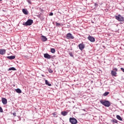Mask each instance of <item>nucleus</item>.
Masks as SVG:
<instances>
[{"label":"nucleus","mask_w":124,"mask_h":124,"mask_svg":"<svg viewBox=\"0 0 124 124\" xmlns=\"http://www.w3.org/2000/svg\"><path fill=\"white\" fill-rule=\"evenodd\" d=\"M53 15H54V14H53V13H50L49 16H53Z\"/></svg>","instance_id":"30"},{"label":"nucleus","mask_w":124,"mask_h":124,"mask_svg":"<svg viewBox=\"0 0 124 124\" xmlns=\"http://www.w3.org/2000/svg\"><path fill=\"white\" fill-rule=\"evenodd\" d=\"M44 56L45 59H47L48 60H50V59H51V55L48 53H45L44 54Z\"/></svg>","instance_id":"8"},{"label":"nucleus","mask_w":124,"mask_h":124,"mask_svg":"<svg viewBox=\"0 0 124 124\" xmlns=\"http://www.w3.org/2000/svg\"><path fill=\"white\" fill-rule=\"evenodd\" d=\"M69 122L72 124H76L78 123L77 120L74 118H70Z\"/></svg>","instance_id":"4"},{"label":"nucleus","mask_w":124,"mask_h":124,"mask_svg":"<svg viewBox=\"0 0 124 124\" xmlns=\"http://www.w3.org/2000/svg\"><path fill=\"white\" fill-rule=\"evenodd\" d=\"M66 39H74V36L72 35V34L71 33H68L66 34Z\"/></svg>","instance_id":"5"},{"label":"nucleus","mask_w":124,"mask_h":124,"mask_svg":"<svg viewBox=\"0 0 124 124\" xmlns=\"http://www.w3.org/2000/svg\"><path fill=\"white\" fill-rule=\"evenodd\" d=\"M109 94V92H105L104 94L103 95L104 96H107Z\"/></svg>","instance_id":"22"},{"label":"nucleus","mask_w":124,"mask_h":124,"mask_svg":"<svg viewBox=\"0 0 124 124\" xmlns=\"http://www.w3.org/2000/svg\"><path fill=\"white\" fill-rule=\"evenodd\" d=\"M114 124H118V120L115 119H113L111 121Z\"/></svg>","instance_id":"20"},{"label":"nucleus","mask_w":124,"mask_h":124,"mask_svg":"<svg viewBox=\"0 0 124 124\" xmlns=\"http://www.w3.org/2000/svg\"><path fill=\"white\" fill-rule=\"evenodd\" d=\"M115 19L119 21V22H124V16H122L121 15H118V16H115Z\"/></svg>","instance_id":"3"},{"label":"nucleus","mask_w":124,"mask_h":124,"mask_svg":"<svg viewBox=\"0 0 124 124\" xmlns=\"http://www.w3.org/2000/svg\"><path fill=\"white\" fill-rule=\"evenodd\" d=\"M7 58L9 60H14L15 59V56H7Z\"/></svg>","instance_id":"15"},{"label":"nucleus","mask_w":124,"mask_h":124,"mask_svg":"<svg viewBox=\"0 0 124 124\" xmlns=\"http://www.w3.org/2000/svg\"><path fill=\"white\" fill-rule=\"evenodd\" d=\"M53 115L54 116V117H56V116H57V113L54 112V113H53Z\"/></svg>","instance_id":"29"},{"label":"nucleus","mask_w":124,"mask_h":124,"mask_svg":"<svg viewBox=\"0 0 124 124\" xmlns=\"http://www.w3.org/2000/svg\"><path fill=\"white\" fill-rule=\"evenodd\" d=\"M111 74L112 76H114V77H117V72L112 70L111 71Z\"/></svg>","instance_id":"12"},{"label":"nucleus","mask_w":124,"mask_h":124,"mask_svg":"<svg viewBox=\"0 0 124 124\" xmlns=\"http://www.w3.org/2000/svg\"><path fill=\"white\" fill-rule=\"evenodd\" d=\"M50 51L52 54H55L56 52V49L55 48H51Z\"/></svg>","instance_id":"21"},{"label":"nucleus","mask_w":124,"mask_h":124,"mask_svg":"<svg viewBox=\"0 0 124 124\" xmlns=\"http://www.w3.org/2000/svg\"><path fill=\"white\" fill-rule=\"evenodd\" d=\"M2 103L3 104H7V99H6L5 98H2Z\"/></svg>","instance_id":"11"},{"label":"nucleus","mask_w":124,"mask_h":124,"mask_svg":"<svg viewBox=\"0 0 124 124\" xmlns=\"http://www.w3.org/2000/svg\"><path fill=\"white\" fill-rule=\"evenodd\" d=\"M16 92L17 93H22V91L19 88L16 89Z\"/></svg>","instance_id":"17"},{"label":"nucleus","mask_w":124,"mask_h":124,"mask_svg":"<svg viewBox=\"0 0 124 124\" xmlns=\"http://www.w3.org/2000/svg\"><path fill=\"white\" fill-rule=\"evenodd\" d=\"M69 55H70V57H74L73 54H72V52H70V53H69Z\"/></svg>","instance_id":"24"},{"label":"nucleus","mask_w":124,"mask_h":124,"mask_svg":"<svg viewBox=\"0 0 124 124\" xmlns=\"http://www.w3.org/2000/svg\"><path fill=\"white\" fill-rule=\"evenodd\" d=\"M94 5H95V6H97L98 4H97V3H95L94 4Z\"/></svg>","instance_id":"33"},{"label":"nucleus","mask_w":124,"mask_h":124,"mask_svg":"<svg viewBox=\"0 0 124 124\" xmlns=\"http://www.w3.org/2000/svg\"><path fill=\"white\" fill-rule=\"evenodd\" d=\"M28 3H31V0H28Z\"/></svg>","instance_id":"32"},{"label":"nucleus","mask_w":124,"mask_h":124,"mask_svg":"<svg viewBox=\"0 0 124 124\" xmlns=\"http://www.w3.org/2000/svg\"><path fill=\"white\" fill-rule=\"evenodd\" d=\"M11 70H13V71H15V70H16V68H15V67H12L9 68L8 69V71H10Z\"/></svg>","instance_id":"16"},{"label":"nucleus","mask_w":124,"mask_h":124,"mask_svg":"<svg viewBox=\"0 0 124 124\" xmlns=\"http://www.w3.org/2000/svg\"><path fill=\"white\" fill-rule=\"evenodd\" d=\"M100 104L104 105L105 107H110L111 106V103L109 101L106 100H101L100 101Z\"/></svg>","instance_id":"1"},{"label":"nucleus","mask_w":124,"mask_h":124,"mask_svg":"<svg viewBox=\"0 0 124 124\" xmlns=\"http://www.w3.org/2000/svg\"><path fill=\"white\" fill-rule=\"evenodd\" d=\"M78 48L79 49L81 50V51H82L83 49L85 48V45H84L83 43L79 44Z\"/></svg>","instance_id":"7"},{"label":"nucleus","mask_w":124,"mask_h":124,"mask_svg":"<svg viewBox=\"0 0 124 124\" xmlns=\"http://www.w3.org/2000/svg\"><path fill=\"white\" fill-rule=\"evenodd\" d=\"M45 81L46 85H47L49 87H51V86H52V84H51V83H49L47 79H45Z\"/></svg>","instance_id":"14"},{"label":"nucleus","mask_w":124,"mask_h":124,"mask_svg":"<svg viewBox=\"0 0 124 124\" xmlns=\"http://www.w3.org/2000/svg\"><path fill=\"white\" fill-rule=\"evenodd\" d=\"M88 39L91 42H94V41H95V39L94 38V37L91 36H88Z\"/></svg>","instance_id":"6"},{"label":"nucleus","mask_w":124,"mask_h":124,"mask_svg":"<svg viewBox=\"0 0 124 124\" xmlns=\"http://www.w3.org/2000/svg\"><path fill=\"white\" fill-rule=\"evenodd\" d=\"M48 71L49 73H53V70H52V69H51L50 68L48 69Z\"/></svg>","instance_id":"23"},{"label":"nucleus","mask_w":124,"mask_h":124,"mask_svg":"<svg viewBox=\"0 0 124 124\" xmlns=\"http://www.w3.org/2000/svg\"><path fill=\"white\" fill-rule=\"evenodd\" d=\"M121 70H122V71H123V72L124 73V68H121Z\"/></svg>","instance_id":"31"},{"label":"nucleus","mask_w":124,"mask_h":124,"mask_svg":"<svg viewBox=\"0 0 124 124\" xmlns=\"http://www.w3.org/2000/svg\"><path fill=\"white\" fill-rule=\"evenodd\" d=\"M6 50L5 49H0V55H5Z\"/></svg>","instance_id":"9"},{"label":"nucleus","mask_w":124,"mask_h":124,"mask_svg":"<svg viewBox=\"0 0 124 124\" xmlns=\"http://www.w3.org/2000/svg\"><path fill=\"white\" fill-rule=\"evenodd\" d=\"M113 70H114V71H115V72H116L117 71H118V69H117L116 68H114L113 69Z\"/></svg>","instance_id":"26"},{"label":"nucleus","mask_w":124,"mask_h":124,"mask_svg":"<svg viewBox=\"0 0 124 124\" xmlns=\"http://www.w3.org/2000/svg\"><path fill=\"white\" fill-rule=\"evenodd\" d=\"M0 113H2L3 112V110H2V108L0 107Z\"/></svg>","instance_id":"25"},{"label":"nucleus","mask_w":124,"mask_h":124,"mask_svg":"<svg viewBox=\"0 0 124 124\" xmlns=\"http://www.w3.org/2000/svg\"><path fill=\"white\" fill-rule=\"evenodd\" d=\"M83 110V111H85V109H82Z\"/></svg>","instance_id":"34"},{"label":"nucleus","mask_w":124,"mask_h":124,"mask_svg":"<svg viewBox=\"0 0 124 124\" xmlns=\"http://www.w3.org/2000/svg\"><path fill=\"white\" fill-rule=\"evenodd\" d=\"M116 118L118 120H119V121H123V119L122 118V117H121V116L117 115H116Z\"/></svg>","instance_id":"19"},{"label":"nucleus","mask_w":124,"mask_h":124,"mask_svg":"<svg viewBox=\"0 0 124 124\" xmlns=\"http://www.w3.org/2000/svg\"><path fill=\"white\" fill-rule=\"evenodd\" d=\"M41 39L42 41H43V42H46V40H47L46 36H45L43 35L41 36Z\"/></svg>","instance_id":"10"},{"label":"nucleus","mask_w":124,"mask_h":124,"mask_svg":"<svg viewBox=\"0 0 124 124\" xmlns=\"http://www.w3.org/2000/svg\"><path fill=\"white\" fill-rule=\"evenodd\" d=\"M33 23V20L32 19H28L26 22L23 23V26H31Z\"/></svg>","instance_id":"2"},{"label":"nucleus","mask_w":124,"mask_h":124,"mask_svg":"<svg viewBox=\"0 0 124 124\" xmlns=\"http://www.w3.org/2000/svg\"><path fill=\"white\" fill-rule=\"evenodd\" d=\"M13 116H14V117H16V112H14L13 113Z\"/></svg>","instance_id":"28"},{"label":"nucleus","mask_w":124,"mask_h":124,"mask_svg":"<svg viewBox=\"0 0 124 124\" xmlns=\"http://www.w3.org/2000/svg\"><path fill=\"white\" fill-rule=\"evenodd\" d=\"M61 115H62V116H66L67 115V112L64 111L61 112Z\"/></svg>","instance_id":"18"},{"label":"nucleus","mask_w":124,"mask_h":124,"mask_svg":"<svg viewBox=\"0 0 124 124\" xmlns=\"http://www.w3.org/2000/svg\"><path fill=\"white\" fill-rule=\"evenodd\" d=\"M22 12L25 14V15H28L29 14V13L28 12V10H26L25 9H23L22 10Z\"/></svg>","instance_id":"13"},{"label":"nucleus","mask_w":124,"mask_h":124,"mask_svg":"<svg viewBox=\"0 0 124 124\" xmlns=\"http://www.w3.org/2000/svg\"><path fill=\"white\" fill-rule=\"evenodd\" d=\"M56 26L57 27H59V26H61V24L60 23H58V22H56Z\"/></svg>","instance_id":"27"}]
</instances>
